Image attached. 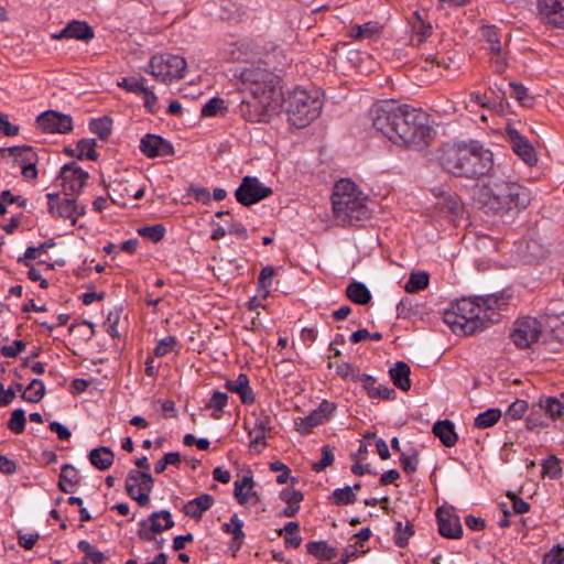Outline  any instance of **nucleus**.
<instances>
[{
	"label": "nucleus",
	"instance_id": "obj_35",
	"mask_svg": "<svg viewBox=\"0 0 564 564\" xmlns=\"http://www.w3.org/2000/svg\"><path fill=\"white\" fill-rule=\"evenodd\" d=\"M242 528H243V521L241 519H239L237 513L232 514L230 518V522L224 523L223 528H221L225 533L232 535L231 547L236 546L237 550L240 549V546L243 542V539H245V533L242 531Z\"/></svg>",
	"mask_w": 564,
	"mask_h": 564
},
{
	"label": "nucleus",
	"instance_id": "obj_8",
	"mask_svg": "<svg viewBox=\"0 0 564 564\" xmlns=\"http://www.w3.org/2000/svg\"><path fill=\"white\" fill-rule=\"evenodd\" d=\"M187 63L185 58L170 53L154 55L149 63V73L163 83L184 77Z\"/></svg>",
	"mask_w": 564,
	"mask_h": 564
},
{
	"label": "nucleus",
	"instance_id": "obj_1",
	"mask_svg": "<svg viewBox=\"0 0 564 564\" xmlns=\"http://www.w3.org/2000/svg\"><path fill=\"white\" fill-rule=\"evenodd\" d=\"M370 117L373 128L398 145L426 144L432 133L427 113L409 105L376 104L370 109Z\"/></svg>",
	"mask_w": 564,
	"mask_h": 564
},
{
	"label": "nucleus",
	"instance_id": "obj_31",
	"mask_svg": "<svg viewBox=\"0 0 564 564\" xmlns=\"http://www.w3.org/2000/svg\"><path fill=\"white\" fill-rule=\"evenodd\" d=\"M80 482V476L78 470L70 464L62 466L58 488L61 491L69 494L74 491V488Z\"/></svg>",
	"mask_w": 564,
	"mask_h": 564
},
{
	"label": "nucleus",
	"instance_id": "obj_18",
	"mask_svg": "<svg viewBox=\"0 0 564 564\" xmlns=\"http://www.w3.org/2000/svg\"><path fill=\"white\" fill-rule=\"evenodd\" d=\"M507 135L513 152L519 155L528 165L532 166L538 162L536 153L529 140L521 135L510 124L506 128Z\"/></svg>",
	"mask_w": 564,
	"mask_h": 564
},
{
	"label": "nucleus",
	"instance_id": "obj_60",
	"mask_svg": "<svg viewBox=\"0 0 564 564\" xmlns=\"http://www.w3.org/2000/svg\"><path fill=\"white\" fill-rule=\"evenodd\" d=\"M335 460V456L332 452V448L328 445H324L322 447V459L313 464L312 468L316 473H321L326 469L328 466L333 465Z\"/></svg>",
	"mask_w": 564,
	"mask_h": 564
},
{
	"label": "nucleus",
	"instance_id": "obj_6",
	"mask_svg": "<svg viewBox=\"0 0 564 564\" xmlns=\"http://www.w3.org/2000/svg\"><path fill=\"white\" fill-rule=\"evenodd\" d=\"M333 212L337 225L340 226H361V221L369 219L371 210L365 203L360 195L351 197L347 200L339 198L333 202Z\"/></svg>",
	"mask_w": 564,
	"mask_h": 564
},
{
	"label": "nucleus",
	"instance_id": "obj_52",
	"mask_svg": "<svg viewBox=\"0 0 564 564\" xmlns=\"http://www.w3.org/2000/svg\"><path fill=\"white\" fill-rule=\"evenodd\" d=\"M561 475L562 467L557 457L552 455L542 462V477L557 479Z\"/></svg>",
	"mask_w": 564,
	"mask_h": 564
},
{
	"label": "nucleus",
	"instance_id": "obj_27",
	"mask_svg": "<svg viewBox=\"0 0 564 564\" xmlns=\"http://www.w3.org/2000/svg\"><path fill=\"white\" fill-rule=\"evenodd\" d=\"M214 497L209 494H203L189 501H187L182 511L185 516L195 519L200 520L203 517V513L212 508L214 505Z\"/></svg>",
	"mask_w": 564,
	"mask_h": 564
},
{
	"label": "nucleus",
	"instance_id": "obj_25",
	"mask_svg": "<svg viewBox=\"0 0 564 564\" xmlns=\"http://www.w3.org/2000/svg\"><path fill=\"white\" fill-rule=\"evenodd\" d=\"M479 305L484 307L482 321H485L486 326L488 327L490 324L498 323L500 319V314L498 310L501 307V301H503L502 295L489 294L487 296H476Z\"/></svg>",
	"mask_w": 564,
	"mask_h": 564
},
{
	"label": "nucleus",
	"instance_id": "obj_40",
	"mask_svg": "<svg viewBox=\"0 0 564 564\" xmlns=\"http://www.w3.org/2000/svg\"><path fill=\"white\" fill-rule=\"evenodd\" d=\"M245 12L241 10L239 2H221L219 7V19L229 23H238L242 21Z\"/></svg>",
	"mask_w": 564,
	"mask_h": 564
},
{
	"label": "nucleus",
	"instance_id": "obj_36",
	"mask_svg": "<svg viewBox=\"0 0 564 564\" xmlns=\"http://www.w3.org/2000/svg\"><path fill=\"white\" fill-rule=\"evenodd\" d=\"M538 405L539 409L544 411L552 420L564 417V399L562 397L561 399L556 397L540 399Z\"/></svg>",
	"mask_w": 564,
	"mask_h": 564
},
{
	"label": "nucleus",
	"instance_id": "obj_46",
	"mask_svg": "<svg viewBox=\"0 0 564 564\" xmlns=\"http://www.w3.org/2000/svg\"><path fill=\"white\" fill-rule=\"evenodd\" d=\"M300 524L297 522H288L285 527L279 530V534L281 535L283 532L285 533L284 542L286 546L299 547L302 542V538L299 535Z\"/></svg>",
	"mask_w": 564,
	"mask_h": 564
},
{
	"label": "nucleus",
	"instance_id": "obj_14",
	"mask_svg": "<svg viewBox=\"0 0 564 564\" xmlns=\"http://www.w3.org/2000/svg\"><path fill=\"white\" fill-rule=\"evenodd\" d=\"M337 406L334 402L323 400L318 408L313 410L307 416L299 419L295 422V430L301 435H308L313 429L324 424L330 419Z\"/></svg>",
	"mask_w": 564,
	"mask_h": 564
},
{
	"label": "nucleus",
	"instance_id": "obj_12",
	"mask_svg": "<svg viewBox=\"0 0 564 564\" xmlns=\"http://www.w3.org/2000/svg\"><path fill=\"white\" fill-rule=\"evenodd\" d=\"M272 194V188L264 186L254 176H245L235 192L237 202L243 206H251L260 200L269 197Z\"/></svg>",
	"mask_w": 564,
	"mask_h": 564
},
{
	"label": "nucleus",
	"instance_id": "obj_41",
	"mask_svg": "<svg viewBox=\"0 0 564 564\" xmlns=\"http://www.w3.org/2000/svg\"><path fill=\"white\" fill-rule=\"evenodd\" d=\"M45 395V386L40 379H33L22 391L21 398L31 403L40 402Z\"/></svg>",
	"mask_w": 564,
	"mask_h": 564
},
{
	"label": "nucleus",
	"instance_id": "obj_39",
	"mask_svg": "<svg viewBox=\"0 0 564 564\" xmlns=\"http://www.w3.org/2000/svg\"><path fill=\"white\" fill-rule=\"evenodd\" d=\"M358 195H360V193L358 192L357 186L354 182L346 178L339 180L338 182H336L334 186L332 203L337 200L338 198L340 200H347Z\"/></svg>",
	"mask_w": 564,
	"mask_h": 564
},
{
	"label": "nucleus",
	"instance_id": "obj_22",
	"mask_svg": "<svg viewBox=\"0 0 564 564\" xmlns=\"http://www.w3.org/2000/svg\"><path fill=\"white\" fill-rule=\"evenodd\" d=\"M95 36L94 29L85 21L73 20L59 32L52 35L55 40L74 39L88 42Z\"/></svg>",
	"mask_w": 564,
	"mask_h": 564
},
{
	"label": "nucleus",
	"instance_id": "obj_51",
	"mask_svg": "<svg viewBox=\"0 0 564 564\" xmlns=\"http://www.w3.org/2000/svg\"><path fill=\"white\" fill-rule=\"evenodd\" d=\"M414 534V527L408 522L403 528L401 522H397L394 532V543L399 547H405L409 543V539Z\"/></svg>",
	"mask_w": 564,
	"mask_h": 564
},
{
	"label": "nucleus",
	"instance_id": "obj_57",
	"mask_svg": "<svg viewBox=\"0 0 564 564\" xmlns=\"http://www.w3.org/2000/svg\"><path fill=\"white\" fill-rule=\"evenodd\" d=\"M528 409V402L518 399L509 405L508 410L505 413V419L519 420L524 415Z\"/></svg>",
	"mask_w": 564,
	"mask_h": 564
},
{
	"label": "nucleus",
	"instance_id": "obj_15",
	"mask_svg": "<svg viewBox=\"0 0 564 564\" xmlns=\"http://www.w3.org/2000/svg\"><path fill=\"white\" fill-rule=\"evenodd\" d=\"M0 153H8L14 158V163L22 167V175L25 180H34L37 177L36 153L30 145H17L0 149Z\"/></svg>",
	"mask_w": 564,
	"mask_h": 564
},
{
	"label": "nucleus",
	"instance_id": "obj_19",
	"mask_svg": "<svg viewBox=\"0 0 564 564\" xmlns=\"http://www.w3.org/2000/svg\"><path fill=\"white\" fill-rule=\"evenodd\" d=\"M47 199L48 212L52 216L69 219L72 225L76 224L77 205L74 198H61L57 193H48Z\"/></svg>",
	"mask_w": 564,
	"mask_h": 564
},
{
	"label": "nucleus",
	"instance_id": "obj_37",
	"mask_svg": "<svg viewBox=\"0 0 564 564\" xmlns=\"http://www.w3.org/2000/svg\"><path fill=\"white\" fill-rule=\"evenodd\" d=\"M306 552L322 561H330L337 555V550L326 541H311L306 544Z\"/></svg>",
	"mask_w": 564,
	"mask_h": 564
},
{
	"label": "nucleus",
	"instance_id": "obj_9",
	"mask_svg": "<svg viewBox=\"0 0 564 564\" xmlns=\"http://www.w3.org/2000/svg\"><path fill=\"white\" fill-rule=\"evenodd\" d=\"M153 477L148 471L131 469L126 478V491L140 507L149 506V492L153 489Z\"/></svg>",
	"mask_w": 564,
	"mask_h": 564
},
{
	"label": "nucleus",
	"instance_id": "obj_44",
	"mask_svg": "<svg viewBox=\"0 0 564 564\" xmlns=\"http://www.w3.org/2000/svg\"><path fill=\"white\" fill-rule=\"evenodd\" d=\"M430 276L426 272H414L411 273L408 282L405 283V291L409 293H415L427 288Z\"/></svg>",
	"mask_w": 564,
	"mask_h": 564
},
{
	"label": "nucleus",
	"instance_id": "obj_59",
	"mask_svg": "<svg viewBox=\"0 0 564 564\" xmlns=\"http://www.w3.org/2000/svg\"><path fill=\"white\" fill-rule=\"evenodd\" d=\"M400 463H401V466H402V469L406 473V474H413L416 471L417 469V465H419V454L415 449H412V453L411 454H404V453H401L400 455Z\"/></svg>",
	"mask_w": 564,
	"mask_h": 564
},
{
	"label": "nucleus",
	"instance_id": "obj_16",
	"mask_svg": "<svg viewBox=\"0 0 564 564\" xmlns=\"http://www.w3.org/2000/svg\"><path fill=\"white\" fill-rule=\"evenodd\" d=\"M37 127L44 133H68L73 130V119L55 110H47L36 119Z\"/></svg>",
	"mask_w": 564,
	"mask_h": 564
},
{
	"label": "nucleus",
	"instance_id": "obj_20",
	"mask_svg": "<svg viewBox=\"0 0 564 564\" xmlns=\"http://www.w3.org/2000/svg\"><path fill=\"white\" fill-rule=\"evenodd\" d=\"M436 520L438 524V532L442 536L447 539H460L463 535V528L459 518L453 514L449 510L441 507L436 510Z\"/></svg>",
	"mask_w": 564,
	"mask_h": 564
},
{
	"label": "nucleus",
	"instance_id": "obj_23",
	"mask_svg": "<svg viewBox=\"0 0 564 564\" xmlns=\"http://www.w3.org/2000/svg\"><path fill=\"white\" fill-rule=\"evenodd\" d=\"M536 10L542 21L564 28V2H536Z\"/></svg>",
	"mask_w": 564,
	"mask_h": 564
},
{
	"label": "nucleus",
	"instance_id": "obj_53",
	"mask_svg": "<svg viewBox=\"0 0 564 564\" xmlns=\"http://www.w3.org/2000/svg\"><path fill=\"white\" fill-rule=\"evenodd\" d=\"M26 419L25 412L22 409H17L11 413V417L8 421V429L19 435L22 434L25 430Z\"/></svg>",
	"mask_w": 564,
	"mask_h": 564
},
{
	"label": "nucleus",
	"instance_id": "obj_10",
	"mask_svg": "<svg viewBox=\"0 0 564 564\" xmlns=\"http://www.w3.org/2000/svg\"><path fill=\"white\" fill-rule=\"evenodd\" d=\"M542 334L541 323L535 317H522L514 322L510 339L520 349L530 348Z\"/></svg>",
	"mask_w": 564,
	"mask_h": 564
},
{
	"label": "nucleus",
	"instance_id": "obj_5",
	"mask_svg": "<svg viewBox=\"0 0 564 564\" xmlns=\"http://www.w3.org/2000/svg\"><path fill=\"white\" fill-rule=\"evenodd\" d=\"M322 106L318 96L304 89H295L288 99L289 120L293 126L304 128L321 115Z\"/></svg>",
	"mask_w": 564,
	"mask_h": 564
},
{
	"label": "nucleus",
	"instance_id": "obj_7",
	"mask_svg": "<svg viewBox=\"0 0 564 564\" xmlns=\"http://www.w3.org/2000/svg\"><path fill=\"white\" fill-rule=\"evenodd\" d=\"M239 78L250 95L272 96L280 78L272 72L261 67H246L241 69Z\"/></svg>",
	"mask_w": 564,
	"mask_h": 564
},
{
	"label": "nucleus",
	"instance_id": "obj_34",
	"mask_svg": "<svg viewBox=\"0 0 564 564\" xmlns=\"http://www.w3.org/2000/svg\"><path fill=\"white\" fill-rule=\"evenodd\" d=\"M433 433L446 447H453L457 442L454 424L449 420L437 421L433 426Z\"/></svg>",
	"mask_w": 564,
	"mask_h": 564
},
{
	"label": "nucleus",
	"instance_id": "obj_11",
	"mask_svg": "<svg viewBox=\"0 0 564 564\" xmlns=\"http://www.w3.org/2000/svg\"><path fill=\"white\" fill-rule=\"evenodd\" d=\"M175 525L169 510L152 512L148 519L139 522L138 536L142 541L155 540V535Z\"/></svg>",
	"mask_w": 564,
	"mask_h": 564
},
{
	"label": "nucleus",
	"instance_id": "obj_3",
	"mask_svg": "<svg viewBox=\"0 0 564 564\" xmlns=\"http://www.w3.org/2000/svg\"><path fill=\"white\" fill-rule=\"evenodd\" d=\"M477 202L487 213L516 216L531 202V192L517 182L488 177L477 192Z\"/></svg>",
	"mask_w": 564,
	"mask_h": 564
},
{
	"label": "nucleus",
	"instance_id": "obj_33",
	"mask_svg": "<svg viewBox=\"0 0 564 564\" xmlns=\"http://www.w3.org/2000/svg\"><path fill=\"white\" fill-rule=\"evenodd\" d=\"M90 464L99 470H107L111 467L115 459L113 452L106 446L94 448L88 455Z\"/></svg>",
	"mask_w": 564,
	"mask_h": 564
},
{
	"label": "nucleus",
	"instance_id": "obj_61",
	"mask_svg": "<svg viewBox=\"0 0 564 564\" xmlns=\"http://www.w3.org/2000/svg\"><path fill=\"white\" fill-rule=\"evenodd\" d=\"M145 78L124 77L118 85L129 93L140 94L145 86Z\"/></svg>",
	"mask_w": 564,
	"mask_h": 564
},
{
	"label": "nucleus",
	"instance_id": "obj_64",
	"mask_svg": "<svg viewBox=\"0 0 564 564\" xmlns=\"http://www.w3.org/2000/svg\"><path fill=\"white\" fill-rule=\"evenodd\" d=\"M543 564H564V547L557 545L543 556Z\"/></svg>",
	"mask_w": 564,
	"mask_h": 564
},
{
	"label": "nucleus",
	"instance_id": "obj_4",
	"mask_svg": "<svg viewBox=\"0 0 564 564\" xmlns=\"http://www.w3.org/2000/svg\"><path fill=\"white\" fill-rule=\"evenodd\" d=\"M484 307L475 297H463L452 304V308L445 311L444 322L453 332H462L464 335H475L487 328L482 321Z\"/></svg>",
	"mask_w": 564,
	"mask_h": 564
},
{
	"label": "nucleus",
	"instance_id": "obj_42",
	"mask_svg": "<svg viewBox=\"0 0 564 564\" xmlns=\"http://www.w3.org/2000/svg\"><path fill=\"white\" fill-rule=\"evenodd\" d=\"M97 142L95 139H82L77 142L76 150L77 159H88L90 161H96L98 159V153L96 151Z\"/></svg>",
	"mask_w": 564,
	"mask_h": 564
},
{
	"label": "nucleus",
	"instance_id": "obj_47",
	"mask_svg": "<svg viewBox=\"0 0 564 564\" xmlns=\"http://www.w3.org/2000/svg\"><path fill=\"white\" fill-rule=\"evenodd\" d=\"M228 402V395L221 391H214L212 398L206 403L207 409H213L215 412L212 413V417L215 420L220 419V413L224 411Z\"/></svg>",
	"mask_w": 564,
	"mask_h": 564
},
{
	"label": "nucleus",
	"instance_id": "obj_50",
	"mask_svg": "<svg viewBox=\"0 0 564 564\" xmlns=\"http://www.w3.org/2000/svg\"><path fill=\"white\" fill-rule=\"evenodd\" d=\"M77 546L79 551L85 554V558L89 560L94 564H101L107 560L102 552L91 546V544L86 540L79 541Z\"/></svg>",
	"mask_w": 564,
	"mask_h": 564
},
{
	"label": "nucleus",
	"instance_id": "obj_48",
	"mask_svg": "<svg viewBox=\"0 0 564 564\" xmlns=\"http://www.w3.org/2000/svg\"><path fill=\"white\" fill-rule=\"evenodd\" d=\"M55 243L50 241L42 242L39 247H28L24 256L18 259L19 263H23L25 267H30V261L36 259L42 253L46 252L50 248H52Z\"/></svg>",
	"mask_w": 564,
	"mask_h": 564
},
{
	"label": "nucleus",
	"instance_id": "obj_26",
	"mask_svg": "<svg viewBox=\"0 0 564 564\" xmlns=\"http://www.w3.org/2000/svg\"><path fill=\"white\" fill-rule=\"evenodd\" d=\"M413 33L419 36V43H423L432 34V24L425 10H414L409 18Z\"/></svg>",
	"mask_w": 564,
	"mask_h": 564
},
{
	"label": "nucleus",
	"instance_id": "obj_28",
	"mask_svg": "<svg viewBox=\"0 0 564 564\" xmlns=\"http://www.w3.org/2000/svg\"><path fill=\"white\" fill-rule=\"evenodd\" d=\"M225 387L230 392L237 393L243 404H251L256 400V395L249 384V378L246 373H240L236 380H228Z\"/></svg>",
	"mask_w": 564,
	"mask_h": 564
},
{
	"label": "nucleus",
	"instance_id": "obj_21",
	"mask_svg": "<svg viewBox=\"0 0 564 564\" xmlns=\"http://www.w3.org/2000/svg\"><path fill=\"white\" fill-rule=\"evenodd\" d=\"M140 151L148 158L167 156L174 154L173 145L156 134H147L140 141Z\"/></svg>",
	"mask_w": 564,
	"mask_h": 564
},
{
	"label": "nucleus",
	"instance_id": "obj_58",
	"mask_svg": "<svg viewBox=\"0 0 564 564\" xmlns=\"http://www.w3.org/2000/svg\"><path fill=\"white\" fill-rule=\"evenodd\" d=\"M226 109L225 101L220 98H212L202 108L203 117H213L221 113Z\"/></svg>",
	"mask_w": 564,
	"mask_h": 564
},
{
	"label": "nucleus",
	"instance_id": "obj_2",
	"mask_svg": "<svg viewBox=\"0 0 564 564\" xmlns=\"http://www.w3.org/2000/svg\"><path fill=\"white\" fill-rule=\"evenodd\" d=\"M437 161L445 172L459 178H488L496 172L492 151L474 139L444 144Z\"/></svg>",
	"mask_w": 564,
	"mask_h": 564
},
{
	"label": "nucleus",
	"instance_id": "obj_54",
	"mask_svg": "<svg viewBox=\"0 0 564 564\" xmlns=\"http://www.w3.org/2000/svg\"><path fill=\"white\" fill-rule=\"evenodd\" d=\"M138 234L144 238L150 239L153 242H159L165 235V228L161 224L152 226H143L138 229Z\"/></svg>",
	"mask_w": 564,
	"mask_h": 564
},
{
	"label": "nucleus",
	"instance_id": "obj_17",
	"mask_svg": "<svg viewBox=\"0 0 564 564\" xmlns=\"http://www.w3.org/2000/svg\"><path fill=\"white\" fill-rule=\"evenodd\" d=\"M88 176V173L78 166L76 162L65 164L59 172V178L67 195L79 193L86 185Z\"/></svg>",
	"mask_w": 564,
	"mask_h": 564
},
{
	"label": "nucleus",
	"instance_id": "obj_32",
	"mask_svg": "<svg viewBox=\"0 0 564 564\" xmlns=\"http://www.w3.org/2000/svg\"><path fill=\"white\" fill-rule=\"evenodd\" d=\"M390 377L397 388L402 391H409L411 388L410 366L404 361H398L389 371Z\"/></svg>",
	"mask_w": 564,
	"mask_h": 564
},
{
	"label": "nucleus",
	"instance_id": "obj_56",
	"mask_svg": "<svg viewBox=\"0 0 564 564\" xmlns=\"http://www.w3.org/2000/svg\"><path fill=\"white\" fill-rule=\"evenodd\" d=\"M510 87L512 88V96L525 107H531L533 105V97L530 96L529 90L521 84L510 83Z\"/></svg>",
	"mask_w": 564,
	"mask_h": 564
},
{
	"label": "nucleus",
	"instance_id": "obj_55",
	"mask_svg": "<svg viewBox=\"0 0 564 564\" xmlns=\"http://www.w3.org/2000/svg\"><path fill=\"white\" fill-rule=\"evenodd\" d=\"M484 39L489 43L491 52H498L501 50L500 35L495 26L484 25L481 28Z\"/></svg>",
	"mask_w": 564,
	"mask_h": 564
},
{
	"label": "nucleus",
	"instance_id": "obj_63",
	"mask_svg": "<svg viewBox=\"0 0 564 564\" xmlns=\"http://www.w3.org/2000/svg\"><path fill=\"white\" fill-rule=\"evenodd\" d=\"M176 346V338L173 336H166L159 341L154 349L156 357H163L174 349Z\"/></svg>",
	"mask_w": 564,
	"mask_h": 564
},
{
	"label": "nucleus",
	"instance_id": "obj_43",
	"mask_svg": "<svg viewBox=\"0 0 564 564\" xmlns=\"http://www.w3.org/2000/svg\"><path fill=\"white\" fill-rule=\"evenodd\" d=\"M501 417V411L497 408L488 409L487 411L478 414L475 419V426L477 429H488L494 426Z\"/></svg>",
	"mask_w": 564,
	"mask_h": 564
},
{
	"label": "nucleus",
	"instance_id": "obj_29",
	"mask_svg": "<svg viewBox=\"0 0 564 564\" xmlns=\"http://www.w3.org/2000/svg\"><path fill=\"white\" fill-rule=\"evenodd\" d=\"M271 433V417L268 414H261L256 417L253 429L249 432L251 437L250 446L262 444L265 446V438Z\"/></svg>",
	"mask_w": 564,
	"mask_h": 564
},
{
	"label": "nucleus",
	"instance_id": "obj_30",
	"mask_svg": "<svg viewBox=\"0 0 564 564\" xmlns=\"http://www.w3.org/2000/svg\"><path fill=\"white\" fill-rule=\"evenodd\" d=\"M254 481L252 476H245L240 480L235 481L234 495L240 505L247 503L250 498H254V503L260 501L256 491H253Z\"/></svg>",
	"mask_w": 564,
	"mask_h": 564
},
{
	"label": "nucleus",
	"instance_id": "obj_24",
	"mask_svg": "<svg viewBox=\"0 0 564 564\" xmlns=\"http://www.w3.org/2000/svg\"><path fill=\"white\" fill-rule=\"evenodd\" d=\"M252 51V44L250 41L243 39L238 41L226 42L220 48V54L226 61H243L248 58Z\"/></svg>",
	"mask_w": 564,
	"mask_h": 564
},
{
	"label": "nucleus",
	"instance_id": "obj_62",
	"mask_svg": "<svg viewBox=\"0 0 564 564\" xmlns=\"http://www.w3.org/2000/svg\"><path fill=\"white\" fill-rule=\"evenodd\" d=\"M270 469L271 470H281V474L278 475V477H276V482L280 485L286 484L289 479H291L292 484H295L297 481L296 478L290 477L291 469L280 460L272 462L270 464Z\"/></svg>",
	"mask_w": 564,
	"mask_h": 564
},
{
	"label": "nucleus",
	"instance_id": "obj_49",
	"mask_svg": "<svg viewBox=\"0 0 564 564\" xmlns=\"http://www.w3.org/2000/svg\"><path fill=\"white\" fill-rule=\"evenodd\" d=\"M332 499L337 506H348L356 502L357 497L350 486L335 489L332 494Z\"/></svg>",
	"mask_w": 564,
	"mask_h": 564
},
{
	"label": "nucleus",
	"instance_id": "obj_13",
	"mask_svg": "<svg viewBox=\"0 0 564 564\" xmlns=\"http://www.w3.org/2000/svg\"><path fill=\"white\" fill-rule=\"evenodd\" d=\"M272 96L250 95L248 99L241 100L238 106L239 115L250 122H262L269 118L268 106Z\"/></svg>",
	"mask_w": 564,
	"mask_h": 564
},
{
	"label": "nucleus",
	"instance_id": "obj_45",
	"mask_svg": "<svg viewBox=\"0 0 564 564\" xmlns=\"http://www.w3.org/2000/svg\"><path fill=\"white\" fill-rule=\"evenodd\" d=\"M112 120L105 116L101 118L93 119L89 122V129L93 133L97 134L101 140L108 139L111 132Z\"/></svg>",
	"mask_w": 564,
	"mask_h": 564
},
{
	"label": "nucleus",
	"instance_id": "obj_38",
	"mask_svg": "<svg viewBox=\"0 0 564 564\" xmlns=\"http://www.w3.org/2000/svg\"><path fill=\"white\" fill-rule=\"evenodd\" d=\"M346 296L354 303L366 305L371 301V293L362 282H351L346 288Z\"/></svg>",
	"mask_w": 564,
	"mask_h": 564
}]
</instances>
